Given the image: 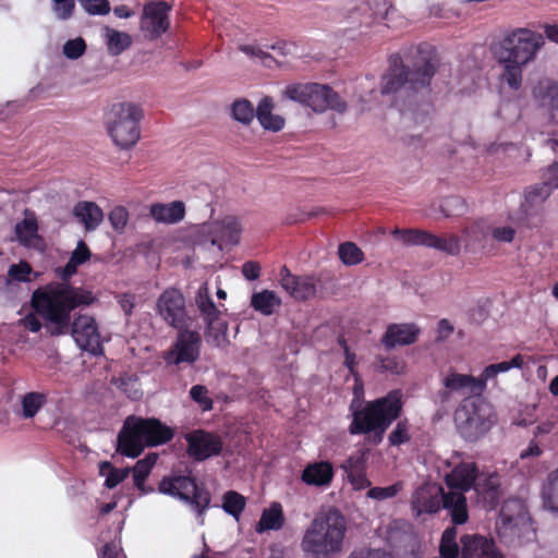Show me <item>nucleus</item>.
I'll return each instance as SVG.
<instances>
[{"mask_svg":"<svg viewBox=\"0 0 558 558\" xmlns=\"http://www.w3.org/2000/svg\"><path fill=\"white\" fill-rule=\"evenodd\" d=\"M437 63L435 48L425 43L408 48L404 60L400 56L391 57L390 69L381 80V94H395L402 89L416 92L428 86Z\"/></svg>","mask_w":558,"mask_h":558,"instance_id":"1","label":"nucleus"},{"mask_svg":"<svg viewBox=\"0 0 558 558\" xmlns=\"http://www.w3.org/2000/svg\"><path fill=\"white\" fill-rule=\"evenodd\" d=\"M94 302L92 292L66 282H51L33 292L32 306L46 322L52 336L69 331L70 314L81 305Z\"/></svg>","mask_w":558,"mask_h":558,"instance_id":"2","label":"nucleus"},{"mask_svg":"<svg viewBox=\"0 0 558 558\" xmlns=\"http://www.w3.org/2000/svg\"><path fill=\"white\" fill-rule=\"evenodd\" d=\"M544 44L543 35L529 28H518L507 35L495 51L500 84L519 90L524 68L536 59Z\"/></svg>","mask_w":558,"mask_h":558,"instance_id":"3","label":"nucleus"},{"mask_svg":"<svg viewBox=\"0 0 558 558\" xmlns=\"http://www.w3.org/2000/svg\"><path fill=\"white\" fill-rule=\"evenodd\" d=\"M345 534V517L328 507L318 511L305 529L301 548L310 558H333L342 553Z\"/></svg>","mask_w":558,"mask_h":558,"instance_id":"4","label":"nucleus"},{"mask_svg":"<svg viewBox=\"0 0 558 558\" xmlns=\"http://www.w3.org/2000/svg\"><path fill=\"white\" fill-rule=\"evenodd\" d=\"M438 471H444L448 488L444 495V509L456 525L464 524L469 519L465 493L474 489L478 477L475 462L464 460L460 453H453L448 459H441Z\"/></svg>","mask_w":558,"mask_h":558,"instance_id":"5","label":"nucleus"},{"mask_svg":"<svg viewBox=\"0 0 558 558\" xmlns=\"http://www.w3.org/2000/svg\"><path fill=\"white\" fill-rule=\"evenodd\" d=\"M173 432L156 418L130 416L118 435V452L129 458L138 457L146 447L170 441Z\"/></svg>","mask_w":558,"mask_h":558,"instance_id":"6","label":"nucleus"},{"mask_svg":"<svg viewBox=\"0 0 558 558\" xmlns=\"http://www.w3.org/2000/svg\"><path fill=\"white\" fill-rule=\"evenodd\" d=\"M401 408V392L393 390L386 397L368 402L363 409L354 411L349 430L352 435L375 432L381 436L399 416Z\"/></svg>","mask_w":558,"mask_h":558,"instance_id":"7","label":"nucleus"},{"mask_svg":"<svg viewBox=\"0 0 558 558\" xmlns=\"http://www.w3.org/2000/svg\"><path fill=\"white\" fill-rule=\"evenodd\" d=\"M142 117L143 111L136 104L119 102L111 106L106 116V123L108 133L117 146L129 149L138 142V123Z\"/></svg>","mask_w":558,"mask_h":558,"instance_id":"8","label":"nucleus"},{"mask_svg":"<svg viewBox=\"0 0 558 558\" xmlns=\"http://www.w3.org/2000/svg\"><path fill=\"white\" fill-rule=\"evenodd\" d=\"M283 95L295 102L311 108L315 112L335 110L344 112L347 104L328 85L318 83H293L286 87Z\"/></svg>","mask_w":558,"mask_h":558,"instance_id":"9","label":"nucleus"},{"mask_svg":"<svg viewBox=\"0 0 558 558\" xmlns=\"http://www.w3.org/2000/svg\"><path fill=\"white\" fill-rule=\"evenodd\" d=\"M454 423L465 439L474 440L493 426V409L482 399L464 398L454 412Z\"/></svg>","mask_w":558,"mask_h":558,"instance_id":"10","label":"nucleus"},{"mask_svg":"<svg viewBox=\"0 0 558 558\" xmlns=\"http://www.w3.org/2000/svg\"><path fill=\"white\" fill-rule=\"evenodd\" d=\"M159 492L178 498L190 505L202 517L210 504L209 493L197 486L194 478L178 475L163 478L159 484Z\"/></svg>","mask_w":558,"mask_h":558,"instance_id":"11","label":"nucleus"},{"mask_svg":"<svg viewBox=\"0 0 558 558\" xmlns=\"http://www.w3.org/2000/svg\"><path fill=\"white\" fill-rule=\"evenodd\" d=\"M242 233V225L238 217L226 216L220 220L202 223L197 227V241L201 244L217 246L236 245Z\"/></svg>","mask_w":558,"mask_h":558,"instance_id":"12","label":"nucleus"},{"mask_svg":"<svg viewBox=\"0 0 558 558\" xmlns=\"http://www.w3.org/2000/svg\"><path fill=\"white\" fill-rule=\"evenodd\" d=\"M202 337L197 331L183 330L177 336L171 348L163 352L162 359L167 365H191L201 354Z\"/></svg>","mask_w":558,"mask_h":558,"instance_id":"13","label":"nucleus"},{"mask_svg":"<svg viewBox=\"0 0 558 558\" xmlns=\"http://www.w3.org/2000/svg\"><path fill=\"white\" fill-rule=\"evenodd\" d=\"M186 452L195 461H204L219 456L223 448L222 438L210 432L194 429L184 435Z\"/></svg>","mask_w":558,"mask_h":558,"instance_id":"14","label":"nucleus"},{"mask_svg":"<svg viewBox=\"0 0 558 558\" xmlns=\"http://www.w3.org/2000/svg\"><path fill=\"white\" fill-rule=\"evenodd\" d=\"M169 11L170 7L165 1H151L144 5L140 29L147 39H157L168 31Z\"/></svg>","mask_w":558,"mask_h":558,"instance_id":"15","label":"nucleus"},{"mask_svg":"<svg viewBox=\"0 0 558 558\" xmlns=\"http://www.w3.org/2000/svg\"><path fill=\"white\" fill-rule=\"evenodd\" d=\"M195 302L209 329L208 336L210 337L215 331L214 329L218 328L219 330H217V333L214 336V342L218 347L223 344L226 341V325L219 320L221 311L211 300L207 283H203L198 288Z\"/></svg>","mask_w":558,"mask_h":558,"instance_id":"16","label":"nucleus"},{"mask_svg":"<svg viewBox=\"0 0 558 558\" xmlns=\"http://www.w3.org/2000/svg\"><path fill=\"white\" fill-rule=\"evenodd\" d=\"M444 389L439 391V401L448 403L453 393L459 396L481 395L484 391L483 381L480 377H473L466 374L449 372L442 378Z\"/></svg>","mask_w":558,"mask_h":558,"instance_id":"17","label":"nucleus"},{"mask_svg":"<svg viewBox=\"0 0 558 558\" xmlns=\"http://www.w3.org/2000/svg\"><path fill=\"white\" fill-rule=\"evenodd\" d=\"M72 336L76 344L93 355L102 354L101 339L94 317L80 315L72 323Z\"/></svg>","mask_w":558,"mask_h":558,"instance_id":"18","label":"nucleus"},{"mask_svg":"<svg viewBox=\"0 0 558 558\" xmlns=\"http://www.w3.org/2000/svg\"><path fill=\"white\" fill-rule=\"evenodd\" d=\"M157 313L171 327L182 328L186 317L183 294L177 289L163 291L157 301Z\"/></svg>","mask_w":558,"mask_h":558,"instance_id":"19","label":"nucleus"},{"mask_svg":"<svg viewBox=\"0 0 558 558\" xmlns=\"http://www.w3.org/2000/svg\"><path fill=\"white\" fill-rule=\"evenodd\" d=\"M446 490L436 483H424L412 494L411 508L415 515L436 513L444 507Z\"/></svg>","mask_w":558,"mask_h":558,"instance_id":"20","label":"nucleus"},{"mask_svg":"<svg viewBox=\"0 0 558 558\" xmlns=\"http://www.w3.org/2000/svg\"><path fill=\"white\" fill-rule=\"evenodd\" d=\"M281 288L295 300H306L316 292L315 280L311 276H294L283 266L279 274Z\"/></svg>","mask_w":558,"mask_h":558,"instance_id":"21","label":"nucleus"},{"mask_svg":"<svg viewBox=\"0 0 558 558\" xmlns=\"http://www.w3.org/2000/svg\"><path fill=\"white\" fill-rule=\"evenodd\" d=\"M420 331L418 326L413 323L391 324L387 327L381 343L387 350L409 345L416 341Z\"/></svg>","mask_w":558,"mask_h":558,"instance_id":"22","label":"nucleus"},{"mask_svg":"<svg viewBox=\"0 0 558 558\" xmlns=\"http://www.w3.org/2000/svg\"><path fill=\"white\" fill-rule=\"evenodd\" d=\"M461 558H502L493 541L478 536L465 535L461 538Z\"/></svg>","mask_w":558,"mask_h":558,"instance_id":"23","label":"nucleus"},{"mask_svg":"<svg viewBox=\"0 0 558 558\" xmlns=\"http://www.w3.org/2000/svg\"><path fill=\"white\" fill-rule=\"evenodd\" d=\"M499 476L496 473L478 474L474 490L484 507L494 508L499 498Z\"/></svg>","mask_w":558,"mask_h":558,"instance_id":"24","label":"nucleus"},{"mask_svg":"<svg viewBox=\"0 0 558 558\" xmlns=\"http://www.w3.org/2000/svg\"><path fill=\"white\" fill-rule=\"evenodd\" d=\"M333 478V468L328 461L308 463L301 475V480L308 486L325 487Z\"/></svg>","mask_w":558,"mask_h":558,"instance_id":"25","label":"nucleus"},{"mask_svg":"<svg viewBox=\"0 0 558 558\" xmlns=\"http://www.w3.org/2000/svg\"><path fill=\"white\" fill-rule=\"evenodd\" d=\"M149 213L157 222L172 225L183 220L185 205L181 201H174L168 204L157 203L150 206Z\"/></svg>","mask_w":558,"mask_h":558,"instance_id":"26","label":"nucleus"},{"mask_svg":"<svg viewBox=\"0 0 558 558\" xmlns=\"http://www.w3.org/2000/svg\"><path fill=\"white\" fill-rule=\"evenodd\" d=\"M274 107L272 98L268 96L262 98L256 108V119L264 130L279 132L284 126V119L272 112Z\"/></svg>","mask_w":558,"mask_h":558,"instance_id":"27","label":"nucleus"},{"mask_svg":"<svg viewBox=\"0 0 558 558\" xmlns=\"http://www.w3.org/2000/svg\"><path fill=\"white\" fill-rule=\"evenodd\" d=\"M74 216L84 225L87 231L95 230L104 219L101 208L93 202H80L74 206Z\"/></svg>","mask_w":558,"mask_h":558,"instance_id":"28","label":"nucleus"},{"mask_svg":"<svg viewBox=\"0 0 558 558\" xmlns=\"http://www.w3.org/2000/svg\"><path fill=\"white\" fill-rule=\"evenodd\" d=\"M284 524V515L281 504L275 501L263 510L259 521L255 525V531L259 534L266 531H278Z\"/></svg>","mask_w":558,"mask_h":558,"instance_id":"29","label":"nucleus"},{"mask_svg":"<svg viewBox=\"0 0 558 558\" xmlns=\"http://www.w3.org/2000/svg\"><path fill=\"white\" fill-rule=\"evenodd\" d=\"M541 498L543 508L558 515V466L549 472L543 482Z\"/></svg>","mask_w":558,"mask_h":558,"instance_id":"30","label":"nucleus"},{"mask_svg":"<svg viewBox=\"0 0 558 558\" xmlns=\"http://www.w3.org/2000/svg\"><path fill=\"white\" fill-rule=\"evenodd\" d=\"M427 239V247L446 253L447 255L458 256L461 252L462 240L454 233L436 235L429 232Z\"/></svg>","mask_w":558,"mask_h":558,"instance_id":"31","label":"nucleus"},{"mask_svg":"<svg viewBox=\"0 0 558 558\" xmlns=\"http://www.w3.org/2000/svg\"><path fill=\"white\" fill-rule=\"evenodd\" d=\"M102 36L110 56H119L132 45V37L130 34L117 31L109 26L104 27Z\"/></svg>","mask_w":558,"mask_h":558,"instance_id":"32","label":"nucleus"},{"mask_svg":"<svg viewBox=\"0 0 558 558\" xmlns=\"http://www.w3.org/2000/svg\"><path fill=\"white\" fill-rule=\"evenodd\" d=\"M47 402V397L43 392H27L21 398L20 408L15 414L22 418H33Z\"/></svg>","mask_w":558,"mask_h":558,"instance_id":"33","label":"nucleus"},{"mask_svg":"<svg viewBox=\"0 0 558 558\" xmlns=\"http://www.w3.org/2000/svg\"><path fill=\"white\" fill-rule=\"evenodd\" d=\"M158 460V454L150 452L145 458L138 460L134 468L133 472V481L134 486L142 493L147 494L149 490L145 487V481L149 476L151 469L156 464Z\"/></svg>","mask_w":558,"mask_h":558,"instance_id":"34","label":"nucleus"},{"mask_svg":"<svg viewBox=\"0 0 558 558\" xmlns=\"http://www.w3.org/2000/svg\"><path fill=\"white\" fill-rule=\"evenodd\" d=\"M251 305L255 311L269 316L281 305V299L274 291L263 290L252 295Z\"/></svg>","mask_w":558,"mask_h":558,"instance_id":"35","label":"nucleus"},{"mask_svg":"<svg viewBox=\"0 0 558 558\" xmlns=\"http://www.w3.org/2000/svg\"><path fill=\"white\" fill-rule=\"evenodd\" d=\"M522 365L523 356L521 354H517L510 361H502L486 366L480 375V380L483 381L485 389L487 383L492 379H495L499 374L507 373L512 368H521Z\"/></svg>","mask_w":558,"mask_h":558,"instance_id":"36","label":"nucleus"},{"mask_svg":"<svg viewBox=\"0 0 558 558\" xmlns=\"http://www.w3.org/2000/svg\"><path fill=\"white\" fill-rule=\"evenodd\" d=\"M541 102L550 110L553 122L558 125V84L550 83L545 87ZM551 149L558 155V137L549 141Z\"/></svg>","mask_w":558,"mask_h":558,"instance_id":"37","label":"nucleus"},{"mask_svg":"<svg viewBox=\"0 0 558 558\" xmlns=\"http://www.w3.org/2000/svg\"><path fill=\"white\" fill-rule=\"evenodd\" d=\"M391 234L404 245H422L427 247L428 231L396 228L391 231Z\"/></svg>","mask_w":558,"mask_h":558,"instance_id":"38","label":"nucleus"},{"mask_svg":"<svg viewBox=\"0 0 558 558\" xmlns=\"http://www.w3.org/2000/svg\"><path fill=\"white\" fill-rule=\"evenodd\" d=\"M131 469H117L108 461L99 463V474L105 477V485L108 488H114L122 481H124L130 473Z\"/></svg>","mask_w":558,"mask_h":558,"instance_id":"39","label":"nucleus"},{"mask_svg":"<svg viewBox=\"0 0 558 558\" xmlns=\"http://www.w3.org/2000/svg\"><path fill=\"white\" fill-rule=\"evenodd\" d=\"M37 229L35 217L26 216L21 222L16 223L15 234L22 244L29 245L37 236Z\"/></svg>","mask_w":558,"mask_h":558,"instance_id":"40","label":"nucleus"},{"mask_svg":"<svg viewBox=\"0 0 558 558\" xmlns=\"http://www.w3.org/2000/svg\"><path fill=\"white\" fill-rule=\"evenodd\" d=\"M439 553L441 558H458L459 546L457 543V529L447 527L441 536Z\"/></svg>","mask_w":558,"mask_h":558,"instance_id":"41","label":"nucleus"},{"mask_svg":"<svg viewBox=\"0 0 558 558\" xmlns=\"http://www.w3.org/2000/svg\"><path fill=\"white\" fill-rule=\"evenodd\" d=\"M245 505V498L234 490H229L222 496V509L235 520H239Z\"/></svg>","mask_w":558,"mask_h":558,"instance_id":"42","label":"nucleus"},{"mask_svg":"<svg viewBox=\"0 0 558 558\" xmlns=\"http://www.w3.org/2000/svg\"><path fill=\"white\" fill-rule=\"evenodd\" d=\"M338 255L340 260L347 266H354L363 262L364 253L353 242H344L339 245Z\"/></svg>","mask_w":558,"mask_h":558,"instance_id":"43","label":"nucleus"},{"mask_svg":"<svg viewBox=\"0 0 558 558\" xmlns=\"http://www.w3.org/2000/svg\"><path fill=\"white\" fill-rule=\"evenodd\" d=\"M231 113L234 120L246 125L256 117V109L247 99H239L232 104Z\"/></svg>","mask_w":558,"mask_h":558,"instance_id":"44","label":"nucleus"},{"mask_svg":"<svg viewBox=\"0 0 558 558\" xmlns=\"http://www.w3.org/2000/svg\"><path fill=\"white\" fill-rule=\"evenodd\" d=\"M113 384L123 391L130 399L137 400L141 398L138 380L134 375L123 374L112 379Z\"/></svg>","mask_w":558,"mask_h":558,"instance_id":"45","label":"nucleus"},{"mask_svg":"<svg viewBox=\"0 0 558 558\" xmlns=\"http://www.w3.org/2000/svg\"><path fill=\"white\" fill-rule=\"evenodd\" d=\"M87 49V45L84 38L76 37L66 40L62 46V53L69 60H77L81 58Z\"/></svg>","mask_w":558,"mask_h":558,"instance_id":"46","label":"nucleus"},{"mask_svg":"<svg viewBox=\"0 0 558 558\" xmlns=\"http://www.w3.org/2000/svg\"><path fill=\"white\" fill-rule=\"evenodd\" d=\"M403 489V483L397 482L387 487H371L366 496L371 499L383 501L396 497Z\"/></svg>","mask_w":558,"mask_h":558,"instance_id":"47","label":"nucleus"},{"mask_svg":"<svg viewBox=\"0 0 558 558\" xmlns=\"http://www.w3.org/2000/svg\"><path fill=\"white\" fill-rule=\"evenodd\" d=\"M553 189H555V187L547 184L546 177L544 175V182L542 184H536L534 186H531L525 192V195H524L525 201L527 203H530L531 205L539 204V203L544 202L550 195V192Z\"/></svg>","mask_w":558,"mask_h":558,"instance_id":"48","label":"nucleus"},{"mask_svg":"<svg viewBox=\"0 0 558 558\" xmlns=\"http://www.w3.org/2000/svg\"><path fill=\"white\" fill-rule=\"evenodd\" d=\"M190 397L203 411L213 409V400L209 397L208 389L203 385H195L190 389Z\"/></svg>","mask_w":558,"mask_h":558,"instance_id":"49","label":"nucleus"},{"mask_svg":"<svg viewBox=\"0 0 558 558\" xmlns=\"http://www.w3.org/2000/svg\"><path fill=\"white\" fill-rule=\"evenodd\" d=\"M465 209V202L460 196L447 197L441 205V211L446 217L460 216Z\"/></svg>","mask_w":558,"mask_h":558,"instance_id":"50","label":"nucleus"},{"mask_svg":"<svg viewBox=\"0 0 558 558\" xmlns=\"http://www.w3.org/2000/svg\"><path fill=\"white\" fill-rule=\"evenodd\" d=\"M78 3L89 15H106L110 12L108 0H78Z\"/></svg>","mask_w":558,"mask_h":558,"instance_id":"51","label":"nucleus"},{"mask_svg":"<svg viewBox=\"0 0 558 558\" xmlns=\"http://www.w3.org/2000/svg\"><path fill=\"white\" fill-rule=\"evenodd\" d=\"M52 11L60 21L70 20L75 10L74 0H52Z\"/></svg>","mask_w":558,"mask_h":558,"instance_id":"52","label":"nucleus"},{"mask_svg":"<svg viewBox=\"0 0 558 558\" xmlns=\"http://www.w3.org/2000/svg\"><path fill=\"white\" fill-rule=\"evenodd\" d=\"M32 267L26 262L11 265L8 271V277L14 281L28 282L31 281Z\"/></svg>","mask_w":558,"mask_h":558,"instance_id":"53","label":"nucleus"},{"mask_svg":"<svg viewBox=\"0 0 558 558\" xmlns=\"http://www.w3.org/2000/svg\"><path fill=\"white\" fill-rule=\"evenodd\" d=\"M240 50L251 58L258 59L263 64L267 66H270L271 62L274 61L270 54L267 51L263 50L262 47H259L258 45H241Z\"/></svg>","mask_w":558,"mask_h":558,"instance_id":"54","label":"nucleus"},{"mask_svg":"<svg viewBox=\"0 0 558 558\" xmlns=\"http://www.w3.org/2000/svg\"><path fill=\"white\" fill-rule=\"evenodd\" d=\"M108 218L112 228L116 231L121 232L128 223L129 214L124 207L117 206L109 213Z\"/></svg>","mask_w":558,"mask_h":558,"instance_id":"55","label":"nucleus"},{"mask_svg":"<svg viewBox=\"0 0 558 558\" xmlns=\"http://www.w3.org/2000/svg\"><path fill=\"white\" fill-rule=\"evenodd\" d=\"M490 235L499 243H510L514 239L515 230L510 226L493 227Z\"/></svg>","mask_w":558,"mask_h":558,"instance_id":"56","label":"nucleus"},{"mask_svg":"<svg viewBox=\"0 0 558 558\" xmlns=\"http://www.w3.org/2000/svg\"><path fill=\"white\" fill-rule=\"evenodd\" d=\"M410 436L408 432V423L399 422L395 428V430L389 436V441L392 446H399L407 441H409Z\"/></svg>","mask_w":558,"mask_h":558,"instance_id":"57","label":"nucleus"},{"mask_svg":"<svg viewBox=\"0 0 558 558\" xmlns=\"http://www.w3.org/2000/svg\"><path fill=\"white\" fill-rule=\"evenodd\" d=\"M90 257V251L85 244L84 241H78L75 250L71 254V259L73 264H77L78 266L87 262Z\"/></svg>","mask_w":558,"mask_h":558,"instance_id":"58","label":"nucleus"},{"mask_svg":"<svg viewBox=\"0 0 558 558\" xmlns=\"http://www.w3.org/2000/svg\"><path fill=\"white\" fill-rule=\"evenodd\" d=\"M348 558H391V556L379 549L360 548L353 550Z\"/></svg>","mask_w":558,"mask_h":558,"instance_id":"59","label":"nucleus"},{"mask_svg":"<svg viewBox=\"0 0 558 558\" xmlns=\"http://www.w3.org/2000/svg\"><path fill=\"white\" fill-rule=\"evenodd\" d=\"M342 469L345 474L349 473H360L364 471V459L363 456H352L350 457L343 464Z\"/></svg>","mask_w":558,"mask_h":558,"instance_id":"60","label":"nucleus"},{"mask_svg":"<svg viewBox=\"0 0 558 558\" xmlns=\"http://www.w3.org/2000/svg\"><path fill=\"white\" fill-rule=\"evenodd\" d=\"M376 367L380 371L398 374L400 372V364L396 359L378 356L376 360Z\"/></svg>","mask_w":558,"mask_h":558,"instance_id":"61","label":"nucleus"},{"mask_svg":"<svg viewBox=\"0 0 558 558\" xmlns=\"http://www.w3.org/2000/svg\"><path fill=\"white\" fill-rule=\"evenodd\" d=\"M348 480L355 490H362L371 487V481L366 477L365 472L349 473Z\"/></svg>","mask_w":558,"mask_h":558,"instance_id":"62","label":"nucleus"},{"mask_svg":"<svg viewBox=\"0 0 558 558\" xmlns=\"http://www.w3.org/2000/svg\"><path fill=\"white\" fill-rule=\"evenodd\" d=\"M19 326L32 332H37L41 328V323L36 314L29 313L19 320Z\"/></svg>","mask_w":558,"mask_h":558,"instance_id":"63","label":"nucleus"},{"mask_svg":"<svg viewBox=\"0 0 558 558\" xmlns=\"http://www.w3.org/2000/svg\"><path fill=\"white\" fill-rule=\"evenodd\" d=\"M99 558H122L120 543L116 541L107 543L102 547Z\"/></svg>","mask_w":558,"mask_h":558,"instance_id":"64","label":"nucleus"}]
</instances>
